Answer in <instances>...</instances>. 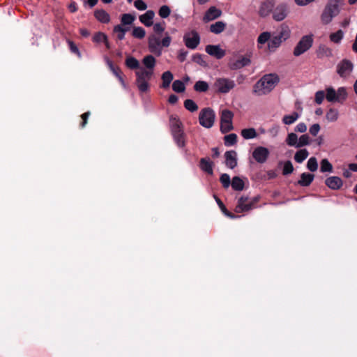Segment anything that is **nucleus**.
<instances>
[{
    "label": "nucleus",
    "mask_w": 357,
    "mask_h": 357,
    "mask_svg": "<svg viewBox=\"0 0 357 357\" xmlns=\"http://www.w3.org/2000/svg\"><path fill=\"white\" fill-rule=\"evenodd\" d=\"M226 26V24L222 21H218L210 25L209 30L211 33L219 34L224 31Z\"/></svg>",
    "instance_id": "25"
},
{
    "label": "nucleus",
    "mask_w": 357,
    "mask_h": 357,
    "mask_svg": "<svg viewBox=\"0 0 357 357\" xmlns=\"http://www.w3.org/2000/svg\"><path fill=\"white\" fill-rule=\"evenodd\" d=\"M172 89L176 93H181L185 91V86L182 81L177 79L173 82Z\"/></svg>",
    "instance_id": "39"
},
{
    "label": "nucleus",
    "mask_w": 357,
    "mask_h": 357,
    "mask_svg": "<svg viewBox=\"0 0 357 357\" xmlns=\"http://www.w3.org/2000/svg\"><path fill=\"white\" fill-rule=\"evenodd\" d=\"M344 36V32L342 30H338L335 33L330 35V40L331 42L338 44L341 42Z\"/></svg>",
    "instance_id": "36"
},
{
    "label": "nucleus",
    "mask_w": 357,
    "mask_h": 357,
    "mask_svg": "<svg viewBox=\"0 0 357 357\" xmlns=\"http://www.w3.org/2000/svg\"><path fill=\"white\" fill-rule=\"evenodd\" d=\"M307 130V126L305 123H299L295 128L294 131L298 132L304 133Z\"/></svg>",
    "instance_id": "60"
},
{
    "label": "nucleus",
    "mask_w": 357,
    "mask_h": 357,
    "mask_svg": "<svg viewBox=\"0 0 357 357\" xmlns=\"http://www.w3.org/2000/svg\"><path fill=\"white\" fill-rule=\"evenodd\" d=\"M298 139L299 137L296 133L291 132L287 135L285 142L289 146L298 148Z\"/></svg>",
    "instance_id": "27"
},
{
    "label": "nucleus",
    "mask_w": 357,
    "mask_h": 357,
    "mask_svg": "<svg viewBox=\"0 0 357 357\" xmlns=\"http://www.w3.org/2000/svg\"><path fill=\"white\" fill-rule=\"evenodd\" d=\"M268 149L263 146L257 147L252 153V157L259 163L265 162L268 157Z\"/></svg>",
    "instance_id": "12"
},
{
    "label": "nucleus",
    "mask_w": 357,
    "mask_h": 357,
    "mask_svg": "<svg viewBox=\"0 0 357 357\" xmlns=\"http://www.w3.org/2000/svg\"><path fill=\"white\" fill-rule=\"evenodd\" d=\"M289 13V8L287 4L281 3L273 10V18L278 22L282 21L287 17Z\"/></svg>",
    "instance_id": "11"
},
{
    "label": "nucleus",
    "mask_w": 357,
    "mask_h": 357,
    "mask_svg": "<svg viewBox=\"0 0 357 357\" xmlns=\"http://www.w3.org/2000/svg\"><path fill=\"white\" fill-rule=\"evenodd\" d=\"M183 40L187 47L195 49L199 44L200 37L196 31L192 30L184 35Z\"/></svg>",
    "instance_id": "8"
},
{
    "label": "nucleus",
    "mask_w": 357,
    "mask_h": 357,
    "mask_svg": "<svg viewBox=\"0 0 357 357\" xmlns=\"http://www.w3.org/2000/svg\"><path fill=\"white\" fill-rule=\"evenodd\" d=\"M282 40L277 34L271 36L268 43V49L270 52H275L282 43Z\"/></svg>",
    "instance_id": "19"
},
{
    "label": "nucleus",
    "mask_w": 357,
    "mask_h": 357,
    "mask_svg": "<svg viewBox=\"0 0 357 357\" xmlns=\"http://www.w3.org/2000/svg\"><path fill=\"white\" fill-rule=\"evenodd\" d=\"M225 144L226 146H232L236 143L237 135L234 133L229 134L224 137Z\"/></svg>",
    "instance_id": "38"
},
{
    "label": "nucleus",
    "mask_w": 357,
    "mask_h": 357,
    "mask_svg": "<svg viewBox=\"0 0 357 357\" xmlns=\"http://www.w3.org/2000/svg\"><path fill=\"white\" fill-rule=\"evenodd\" d=\"M320 170L321 172H331L333 166L327 159H323L321 161Z\"/></svg>",
    "instance_id": "42"
},
{
    "label": "nucleus",
    "mask_w": 357,
    "mask_h": 357,
    "mask_svg": "<svg viewBox=\"0 0 357 357\" xmlns=\"http://www.w3.org/2000/svg\"><path fill=\"white\" fill-rule=\"evenodd\" d=\"M206 53L209 55L215 57L217 59H220L226 54L225 50H222L220 45H208L205 49Z\"/></svg>",
    "instance_id": "13"
},
{
    "label": "nucleus",
    "mask_w": 357,
    "mask_h": 357,
    "mask_svg": "<svg viewBox=\"0 0 357 357\" xmlns=\"http://www.w3.org/2000/svg\"><path fill=\"white\" fill-rule=\"evenodd\" d=\"M170 13L169 7L166 5L162 6L158 11V14L162 18H167L170 15Z\"/></svg>",
    "instance_id": "51"
},
{
    "label": "nucleus",
    "mask_w": 357,
    "mask_h": 357,
    "mask_svg": "<svg viewBox=\"0 0 357 357\" xmlns=\"http://www.w3.org/2000/svg\"><path fill=\"white\" fill-rule=\"evenodd\" d=\"M275 5L274 0H265L260 6L259 13L262 17H266L273 11V6Z\"/></svg>",
    "instance_id": "15"
},
{
    "label": "nucleus",
    "mask_w": 357,
    "mask_h": 357,
    "mask_svg": "<svg viewBox=\"0 0 357 357\" xmlns=\"http://www.w3.org/2000/svg\"><path fill=\"white\" fill-rule=\"evenodd\" d=\"M126 66L130 69H139V62L135 57H128L126 61Z\"/></svg>",
    "instance_id": "35"
},
{
    "label": "nucleus",
    "mask_w": 357,
    "mask_h": 357,
    "mask_svg": "<svg viewBox=\"0 0 357 357\" xmlns=\"http://www.w3.org/2000/svg\"><path fill=\"white\" fill-rule=\"evenodd\" d=\"M215 86L220 93H227L234 86V82L225 78L218 79L215 82Z\"/></svg>",
    "instance_id": "10"
},
{
    "label": "nucleus",
    "mask_w": 357,
    "mask_h": 357,
    "mask_svg": "<svg viewBox=\"0 0 357 357\" xmlns=\"http://www.w3.org/2000/svg\"><path fill=\"white\" fill-rule=\"evenodd\" d=\"M165 30L164 26L161 23H156L153 25V31L160 33Z\"/></svg>",
    "instance_id": "63"
},
{
    "label": "nucleus",
    "mask_w": 357,
    "mask_h": 357,
    "mask_svg": "<svg viewBox=\"0 0 357 357\" xmlns=\"http://www.w3.org/2000/svg\"><path fill=\"white\" fill-rule=\"evenodd\" d=\"M192 61L201 66H206V63L204 61L201 54H195L192 56Z\"/></svg>",
    "instance_id": "57"
},
{
    "label": "nucleus",
    "mask_w": 357,
    "mask_h": 357,
    "mask_svg": "<svg viewBox=\"0 0 357 357\" xmlns=\"http://www.w3.org/2000/svg\"><path fill=\"white\" fill-rule=\"evenodd\" d=\"M313 44L312 35L303 36L294 49V55L298 56L307 52Z\"/></svg>",
    "instance_id": "5"
},
{
    "label": "nucleus",
    "mask_w": 357,
    "mask_h": 357,
    "mask_svg": "<svg viewBox=\"0 0 357 357\" xmlns=\"http://www.w3.org/2000/svg\"><path fill=\"white\" fill-rule=\"evenodd\" d=\"M233 113L228 109H224L222 111L220 117V130L222 133H227L233 129Z\"/></svg>",
    "instance_id": "6"
},
{
    "label": "nucleus",
    "mask_w": 357,
    "mask_h": 357,
    "mask_svg": "<svg viewBox=\"0 0 357 357\" xmlns=\"http://www.w3.org/2000/svg\"><path fill=\"white\" fill-rule=\"evenodd\" d=\"M155 13L153 10H147L144 14L139 17V20L146 26H151L153 24V19Z\"/></svg>",
    "instance_id": "20"
},
{
    "label": "nucleus",
    "mask_w": 357,
    "mask_h": 357,
    "mask_svg": "<svg viewBox=\"0 0 357 357\" xmlns=\"http://www.w3.org/2000/svg\"><path fill=\"white\" fill-rule=\"evenodd\" d=\"M294 171V167L291 161L288 160L284 162L282 174L284 175H288L292 173Z\"/></svg>",
    "instance_id": "53"
},
{
    "label": "nucleus",
    "mask_w": 357,
    "mask_h": 357,
    "mask_svg": "<svg viewBox=\"0 0 357 357\" xmlns=\"http://www.w3.org/2000/svg\"><path fill=\"white\" fill-rule=\"evenodd\" d=\"M257 137V133L254 128H247V139H253Z\"/></svg>",
    "instance_id": "61"
},
{
    "label": "nucleus",
    "mask_w": 357,
    "mask_h": 357,
    "mask_svg": "<svg viewBox=\"0 0 357 357\" xmlns=\"http://www.w3.org/2000/svg\"><path fill=\"white\" fill-rule=\"evenodd\" d=\"M245 210V199L241 197L238 199V204L235 207V212L240 213Z\"/></svg>",
    "instance_id": "46"
},
{
    "label": "nucleus",
    "mask_w": 357,
    "mask_h": 357,
    "mask_svg": "<svg viewBox=\"0 0 357 357\" xmlns=\"http://www.w3.org/2000/svg\"><path fill=\"white\" fill-rule=\"evenodd\" d=\"M236 152L235 151H228L225 152V164L230 169H234L237 165Z\"/></svg>",
    "instance_id": "16"
},
{
    "label": "nucleus",
    "mask_w": 357,
    "mask_h": 357,
    "mask_svg": "<svg viewBox=\"0 0 357 357\" xmlns=\"http://www.w3.org/2000/svg\"><path fill=\"white\" fill-rule=\"evenodd\" d=\"M194 89L199 92H205L208 89V84L204 81H198L194 86Z\"/></svg>",
    "instance_id": "40"
},
{
    "label": "nucleus",
    "mask_w": 357,
    "mask_h": 357,
    "mask_svg": "<svg viewBox=\"0 0 357 357\" xmlns=\"http://www.w3.org/2000/svg\"><path fill=\"white\" fill-rule=\"evenodd\" d=\"M291 34L290 29L287 25H282L279 29L278 33L277 35L284 42L287 40Z\"/></svg>",
    "instance_id": "29"
},
{
    "label": "nucleus",
    "mask_w": 357,
    "mask_h": 357,
    "mask_svg": "<svg viewBox=\"0 0 357 357\" xmlns=\"http://www.w3.org/2000/svg\"><path fill=\"white\" fill-rule=\"evenodd\" d=\"M135 6L139 10H144L146 9L147 6L145 2L142 0H136L135 1Z\"/></svg>",
    "instance_id": "58"
},
{
    "label": "nucleus",
    "mask_w": 357,
    "mask_h": 357,
    "mask_svg": "<svg viewBox=\"0 0 357 357\" xmlns=\"http://www.w3.org/2000/svg\"><path fill=\"white\" fill-rule=\"evenodd\" d=\"M187 55H188V52L187 51H185L183 50H181L179 51L178 54V59L181 62H183V61H184L185 60Z\"/></svg>",
    "instance_id": "64"
},
{
    "label": "nucleus",
    "mask_w": 357,
    "mask_h": 357,
    "mask_svg": "<svg viewBox=\"0 0 357 357\" xmlns=\"http://www.w3.org/2000/svg\"><path fill=\"white\" fill-rule=\"evenodd\" d=\"M299 117L300 115L298 113L294 112L291 114L284 115L282 121V123L285 125H291L295 123Z\"/></svg>",
    "instance_id": "31"
},
{
    "label": "nucleus",
    "mask_w": 357,
    "mask_h": 357,
    "mask_svg": "<svg viewBox=\"0 0 357 357\" xmlns=\"http://www.w3.org/2000/svg\"><path fill=\"white\" fill-rule=\"evenodd\" d=\"M271 37V33L268 32V31H265V32L261 33L259 36L257 41L260 44H264L267 42L268 43L269 42Z\"/></svg>",
    "instance_id": "50"
},
{
    "label": "nucleus",
    "mask_w": 357,
    "mask_h": 357,
    "mask_svg": "<svg viewBox=\"0 0 357 357\" xmlns=\"http://www.w3.org/2000/svg\"><path fill=\"white\" fill-rule=\"evenodd\" d=\"M245 66V57L241 56L238 57H234L229 62V67L231 70H238Z\"/></svg>",
    "instance_id": "18"
},
{
    "label": "nucleus",
    "mask_w": 357,
    "mask_h": 357,
    "mask_svg": "<svg viewBox=\"0 0 357 357\" xmlns=\"http://www.w3.org/2000/svg\"><path fill=\"white\" fill-rule=\"evenodd\" d=\"M280 78L277 74L264 75L254 86L253 92L257 96L269 93L279 83Z\"/></svg>",
    "instance_id": "2"
},
{
    "label": "nucleus",
    "mask_w": 357,
    "mask_h": 357,
    "mask_svg": "<svg viewBox=\"0 0 357 357\" xmlns=\"http://www.w3.org/2000/svg\"><path fill=\"white\" fill-rule=\"evenodd\" d=\"M107 37V36L105 33L98 32L93 36V40L97 43L106 41Z\"/></svg>",
    "instance_id": "56"
},
{
    "label": "nucleus",
    "mask_w": 357,
    "mask_h": 357,
    "mask_svg": "<svg viewBox=\"0 0 357 357\" xmlns=\"http://www.w3.org/2000/svg\"><path fill=\"white\" fill-rule=\"evenodd\" d=\"M170 124L171 130L173 135L183 132L181 129V122L178 119L172 116L170 118Z\"/></svg>",
    "instance_id": "21"
},
{
    "label": "nucleus",
    "mask_w": 357,
    "mask_h": 357,
    "mask_svg": "<svg viewBox=\"0 0 357 357\" xmlns=\"http://www.w3.org/2000/svg\"><path fill=\"white\" fill-rule=\"evenodd\" d=\"M336 96H337L336 102H342L344 100H346V98L347 97V93L346 89L344 87L339 88L337 89V91H336Z\"/></svg>",
    "instance_id": "37"
},
{
    "label": "nucleus",
    "mask_w": 357,
    "mask_h": 357,
    "mask_svg": "<svg viewBox=\"0 0 357 357\" xmlns=\"http://www.w3.org/2000/svg\"><path fill=\"white\" fill-rule=\"evenodd\" d=\"M312 139L307 134L302 135L298 139V148L310 144Z\"/></svg>",
    "instance_id": "44"
},
{
    "label": "nucleus",
    "mask_w": 357,
    "mask_h": 357,
    "mask_svg": "<svg viewBox=\"0 0 357 357\" xmlns=\"http://www.w3.org/2000/svg\"><path fill=\"white\" fill-rule=\"evenodd\" d=\"M307 167L311 172L317 171L318 169L317 158L314 157H311L307 161Z\"/></svg>",
    "instance_id": "48"
},
{
    "label": "nucleus",
    "mask_w": 357,
    "mask_h": 357,
    "mask_svg": "<svg viewBox=\"0 0 357 357\" xmlns=\"http://www.w3.org/2000/svg\"><path fill=\"white\" fill-rule=\"evenodd\" d=\"M326 98L327 100L329 102H336V91L333 88L329 87L326 89Z\"/></svg>",
    "instance_id": "45"
},
{
    "label": "nucleus",
    "mask_w": 357,
    "mask_h": 357,
    "mask_svg": "<svg viewBox=\"0 0 357 357\" xmlns=\"http://www.w3.org/2000/svg\"><path fill=\"white\" fill-rule=\"evenodd\" d=\"M94 16L99 22L102 23H108L110 21L109 15L103 9L95 10Z\"/></svg>",
    "instance_id": "22"
},
{
    "label": "nucleus",
    "mask_w": 357,
    "mask_h": 357,
    "mask_svg": "<svg viewBox=\"0 0 357 357\" xmlns=\"http://www.w3.org/2000/svg\"><path fill=\"white\" fill-rule=\"evenodd\" d=\"M172 38L169 36L167 35L162 40H160L161 47H169L171 43Z\"/></svg>",
    "instance_id": "62"
},
{
    "label": "nucleus",
    "mask_w": 357,
    "mask_h": 357,
    "mask_svg": "<svg viewBox=\"0 0 357 357\" xmlns=\"http://www.w3.org/2000/svg\"><path fill=\"white\" fill-rule=\"evenodd\" d=\"M215 117L213 110L209 107H206L200 111L199 121L203 127L210 128L214 124Z\"/></svg>",
    "instance_id": "4"
},
{
    "label": "nucleus",
    "mask_w": 357,
    "mask_h": 357,
    "mask_svg": "<svg viewBox=\"0 0 357 357\" xmlns=\"http://www.w3.org/2000/svg\"><path fill=\"white\" fill-rule=\"evenodd\" d=\"M146 34L145 30L142 27H135L132 30V35L136 38L142 39L144 38Z\"/></svg>",
    "instance_id": "47"
},
{
    "label": "nucleus",
    "mask_w": 357,
    "mask_h": 357,
    "mask_svg": "<svg viewBox=\"0 0 357 357\" xmlns=\"http://www.w3.org/2000/svg\"><path fill=\"white\" fill-rule=\"evenodd\" d=\"M309 153L307 149H300L294 155V160L298 163H302L308 156Z\"/></svg>",
    "instance_id": "32"
},
{
    "label": "nucleus",
    "mask_w": 357,
    "mask_h": 357,
    "mask_svg": "<svg viewBox=\"0 0 357 357\" xmlns=\"http://www.w3.org/2000/svg\"><path fill=\"white\" fill-rule=\"evenodd\" d=\"M342 1V0H329L321 15V20L323 24H329L333 18L339 14V5Z\"/></svg>",
    "instance_id": "3"
},
{
    "label": "nucleus",
    "mask_w": 357,
    "mask_h": 357,
    "mask_svg": "<svg viewBox=\"0 0 357 357\" xmlns=\"http://www.w3.org/2000/svg\"><path fill=\"white\" fill-rule=\"evenodd\" d=\"M135 19V17L134 15L129 13H126L122 15L121 22L123 25H130L134 22Z\"/></svg>",
    "instance_id": "43"
},
{
    "label": "nucleus",
    "mask_w": 357,
    "mask_h": 357,
    "mask_svg": "<svg viewBox=\"0 0 357 357\" xmlns=\"http://www.w3.org/2000/svg\"><path fill=\"white\" fill-rule=\"evenodd\" d=\"M320 126L318 123L313 124L309 129L310 133L313 136H317L320 130Z\"/></svg>",
    "instance_id": "59"
},
{
    "label": "nucleus",
    "mask_w": 357,
    "mask_h": 357,
    "mask_svg": "<svg viewBox=\"0 0 357 357\" xmlns=\"http://www.w3.org/2000/svg\"><path fill=\"white\" fill-rule=\"evenodd\" d=\"M220 181L225 188H228L231 183L230 177L227 174H222L220 178Z\"/></svg>",
    "instance_id": "52"
},
{
    "label": "nucleus",
    "mask_w": 357,
    "mask_h": 357,
    "mask_svg": "<svg viewBox=\"0 0 357 357\" xmlns=\"http://www.w3.org/2000/svg\"><path fill=\"white\" fill-rule=\"evenodd\" d=\"M314 176L309 173H302L301 179L298 181V184L301 186L306 187L313 181Z\"/></svg>",
    "instance_id": "23"
},
{
    "label": "nucleus",
    "mask_w": 357,
    "mask_h": 357,
    "mask_svg": "<svg viewBox=\"0 0 357 357\" xmlns=\"http://www.w3.org/2000/svg\"><path fill=\"white\" fill-rule=\"evenodd\" d=\"M325 184L332 190H338L342 186L343 182L340 177L333 176L326 178Z\"/></svg>",
    "instance_id": "17"
},
{
    "label": "nucleus",
    "mask_w": 357,
    "mask_h": 357,
    "mask_svg": "<svg viewBox=\"0 0 357 357\" xmlns=\"http://www.w3.org/2000/svg\"><path fill=\"white\" fill-rule=\"evenodd\" d=\"M353 69L354 65L348 59H343L337 65V73L341 77H348L353 71Z\"/></svg>",
    "instance_id": "7"
},
{
    "label": "nucleus",
    "mask_w": 357,
    "mask_h": 357,
    "mask_svg": "<svg viewBox=\"0 0 357 357\" xmlns=\"http://www.w3.org/2000/svg\"><path fill=\"white\" fill-rule=\"evenodd\" d=\"M222 15L221 10L217 8L215 6L210 7L206 12L205 13L203 17V21L204 22H208L210 21L214 20Z\"/></svg>",
    "instance_id": "14"
},
{
    "label": "nucleus",
    "mask_w": 357,
    "mask_h": 357,
    "mask_svg": "<svg viewBox=\"0 0 357 357\" xmlns=\"http://www.w3.org/2000/svg\"><path fill=\"white\" fill-rule=\"evenodd\" d=\"M319 58L331 57L333 55L332 50L325 45H320L317 50Z\"/></svg>",
    "instance_id": "24"
},
{
    "label": "nucleus",
    "mask_w": 357,
    "mask_h": 357,
    "mask_svg": "<svg viewBox=\"0 0 357 357\" xmlns=\"http://www.w3.org/2000/svg\"><path fill=\"white\" fill-rule=\"evenodd\" d=\"M231 185L233 190L236 191H241L244 188L245 183L240 177L234 176L232 178Z\"/></svg>",
    "instance_id": "30"
},
{
    "label": "nucleus",
    "mask_w": 357,
    "mask_h": 357,
    "mask_svg": "<svg viewBox=\"0 0 357 357\" xmlns=\"http://www.w3.org/2000/svg\"><path fill=\"white\" fill-rule=\"evenodd\" d=\"M173 78V74L170 71L168 70L163 73L161 77L162 83L160 87L163 89L169 88Z\"/></svg>",
    "instance_id": "26"
},
{
    "label": "nucleus",
    "mask_w": 357,
    "mask_h": 357,
    "mask_svg": "<svg viewBox=\"0 0 357 357\" xmlns=\"http://www.w3.org/2000/svg\"><path fill=\"white\" fill-rule=\"evenodd\" d=\"M184 107L191 112H194L198 109L197 105L191 99H187L184 101Z\"/></svg>",
    "instance_id": "41"
},
{
    "label": "nucleus",
    "mask_w": 357,
    "mask_h": 357,
    "mask_svg": "<svg viewBox=\"0 0 357 357\" xmlns=\"http://www.w3.org/2000/svg\"><path fill=\"white\" fill-rule=\"evenodd\" d=\"M339 112L334 108L329 109L326 114V119L329 122H335L338 119Z\"/></svg>",
    "instance_id": "33"
},
{
    "label": "nucleus",
    "mask_w": 357,
    "mask_h": 357,
    "mask_svg": "<svg viewBox=\"0 0 357 357\" xmlns=\"http://www.w3.org/2000/svg\"><path fill=\"white\" fill-rule=\"evenodd\" d=\"M148 46L149 51L159 56L162 54L160 38L155 35H151L148 38Z\"/></svg>",
    "instance_id": "9"
},
{
    "label": "nucleus",
    "mask_w": 357,
    "mask_h": 357,
    "mask_svg": "<svg viewBox=\"0 0 357 357\" xmlns=\"http://www.w3.org/2000/svg\"><path fill=\"white\" fill-rule=\"evenodd\" d=\"M325 93L324 91H318L315 93V102L317 104L320 105L322 103L324 98H325Z\"/></svg>",
    "instance_id": "55"
},
{
    "label": "nucleus",
    "mask_w": 357,
    "mask_h": 357,
    "mask_svg": "<svg viewBox=\"0 0 357 357\" xmlns=\"http://www.w3.org/2000/svg\"><path fill=\"white\" fill-rule=\"evenodd\" d=\"M183 135V132L173 135L176 144L180 147H183L185 146V140Z\"/></svg>",
    "instance_id": "54"
},
{
    "label": "nucleus",
    "mask_w": 357,
    "mask_h": 357,
    "mask_svg": "<svg viewBox=\"0 0 357 357\" xmlns=\"http://www.w3.org/2000/svg\"><path fill=\"white\" fill-rule=\"evenodd\" d=\"M213 162H211L209 159L202 158L200 160V168L204 172L208 173V174H213Z\"/></svg>",
    "instance_id": "28"
},
{
    "label": "nucleus",
    "mask_w": 357,
    "mask_h": 357,
    "mask_svg": "<svg viewBox=\"0 0 357 357\" xmlns=\"http://www.w3.org/2000/svg\"><path fill=\"white\" fill-rule=\"evenodd\" d=\"M142 62L145 68L142 67L136 71V85L141 93H146L149 91V81L153 75L156 60L153 56L149 54L145 56Z\"/></svg>",
    "instance_id": "1"
},
{
    "label": "nucleus",
    "mask_w": 357,
    "mask_h": 357,
    "mask_svg": "<svg viewBox=\"0 0 357 357\" xmlns=\"http://www.w3.org/2000/svg\"><path fill=\"white\" fill-rule=\"evenodd\" d=\"M114 31L117 33V38L120 40L124 39L126 29L123 28L121 25H116L114 27Z\"/></svg>",
    "instance_id": "49"
},
{
    "label": "nucleus",
    "mask_w": 357,
    "mask_h": 357,
    "mask_svg": "<svg viewBox=\"0 0 357 357\" xmlns=\"http://www.w3.org/2000/svg\"><path fill=\"white\" fill-rule=\"evenodd\" d=\"M215 199L216 200L217 204H218L219 207L220 208L222 212L227 215V217H229L231 218H235L238 216L235 215L234 213L229 212L227 208L225 207L223 202L217 197L215 196Z\"/></svg>",
    "instance_id": "34"
}]
</instances>
